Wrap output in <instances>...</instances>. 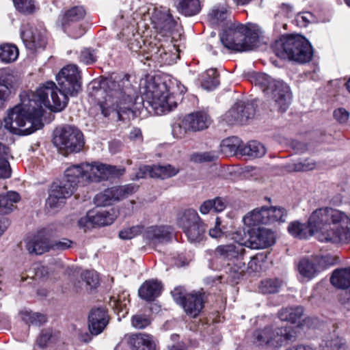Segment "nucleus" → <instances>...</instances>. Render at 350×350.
Segmentation results:
<instances>
[{"mask_svg":"<svg viewBox=\"0 0 350 350\" xmlns=\"http://www.w3.org/2000/svg\"><path fill=\"white\" fill-rule=\"evenodd\" d=\"M184 123L192 131H199L207 129L211 124L210 116L204 111L191 113L184 117Z\"/></svg>","mask_w":350,"mask_h":350,"instance_id":"nucleus-21","label":"nucleus"},{"mask_svg":"<svg viewBox=\"0 0 350 350\" xmlns=\"http://www.w3.org/2000/svg\"><path fill=\"white\" fill-rule=\"evenodd\" d=\"M128 46L131 51L135 53L140 51L143 46L148 48V46H146L144 40L139 34L133 35V38H130L129 41Z\"/></svg>","mask_w":350,"mask_h":350,"instance_id":"nucleus-53","label":"nucleus"},{"mask_svg":"<svg viewBox=\"0 0 350 350\" xmlns=\"http://www.w3.org/2000/svg\"><path fill=\"white\" fill-rule=\"evenodd\" d=\"M178 11L186 16H192L198 14L201 5L199 0H177Z\"/></svg>","mask_w":350,"mask_h":350,"instance_id":"nucleus-31","label":"nucleus"},{"mask_svg":"<svg viewBox=\"0 0 350 350\" xmlns=\"http://www.w3.org/2000/svg\"><path fill=\"white\" fill-rule=\"evenodd\" d=\"M233 239L238 243L220 245L215 248L214 254L216 258L226 263L230 267V271L234 273L232 277L234 279H239L243 275L245 269L244 261L245 250L243 247L245 241L237 240L236 237Z\"/></svg>","mask_w":350,"mask_h":350,"instance_id":"nucleus-10","label":"nucleus"},{"mask_svg":"<svg viewBox=\"0 0 350 350\" xmlns=\"http://www.w3.org/2000/svg\"><path fill=\"white\" fill-rule=\"evenodd\" d=\"M177 224L183 228L191 243L200 242L203 240L206 232V226L195 210L187 209L185 211L178 217Z\"/></svg>","mask_w":350,"mask_h":350,"instance_id":"nucleus-12","label":"nucleus"},{"mask_svg":"<svg viewBox=\"0 0 350 350\" xmlns=\"http://www.w3.org/2000/svg\"><path fill=\"white\" fill-rule=\"evenodd\" d=\"M219 84V74L215 68H210L202 75V86L207 90H212Z\"/></svg>","mask_w":350,"mask_h":350,"instance_id":"nucleus-37","label":"nucleus"},{"mask_svg":"<svg viewBox=\"0 0 350 350\" xmlns=\"http://www.w3.org/2000/svg\"><path fill=\"white\" fill-rule=\"evenodd\" d=\"M81 278L89 289L96 288L99 282L98 275L95 271H85L81 274Z\"/></svg>","mask_w":350,"mask_h":350,"instance_id":"nucleus-47","label":"nucleus"},{"mask_svg":"<svg viewBox=\"0 0 350 350\" xmlns=\"http://www.w3.org/2000/svg\"><path fill=\"white\" fill-rule=\"evenodd\" d=\"M163 286L157 280H146L138 290L139 296L146 301H153L161 293Z\"/></svg>","mask_w":350,"mask_h":350,"instance_id":"nucleus-25","label":"nucleus"},{"mask_svg":"<svg viewBox=\"0 0 350 350\" xmlns=\"http://www.w3.org/2000/svg\"><path fill=\"white\" fill-rule=\"evenodd\" d=\"M13 2L16 8L25 14H32L36 10L34 0H13Z\"/></svg>","mask_w":350,"mask_h":350,"instance_id":"nucleus-45","label":"nucleus"},{"mask_svg":"<svg viewBox=\"0 0 350 350\" xmlns=\"http://www.w3.org/2000/svg\"><path fill=\"white\" fill-rule=\"evenodd\" d=\"M21 314L23 321L29 325L40 326L46 321V318L44 314L31 311H22Z\"/></svg>","mask_w":350,"mask_h":350,"instance_id":"nucleus-43","label":"nucleus"},{"mask_svg":"<svg viewBox=\"0 0 350 350\" xmlns=\"http://www.w3.org/2000/svg\"><path fill=\"white\" fill-rule=\"evenodd\" d=\"M20 200L19 194L15 191H8L0 195V213L8 214L12 211L14 204Z\"/></svg>","mask_w":350,"mask_h":350,"instance_id":"nucleus-34","label":"nucleus"},{"mask_svg":"<svg viewBox=\"0 0 350 350\" xmlns=\"http://www.w3.org/2000/svg\"><path fill=\"white\" fill-rule=\"evenodd\" d=\"M317 162L312 159L300 160L293 165V169L295 172H306L315 169Z\"/></svg>","mask_w":350,"mask_h":350,"instance_id":"nucleus-48","label":"nucleus"},{"mask_svg":"<svg viewBox=\"0 0 350 350\" xmlns=\"http://www.w3.org/2000/svg\"><path fill=\"white\" fill-rule=\"evenodd\" d=\"M243 143L237 137H231L225 139L221 144V151L228 154H241V149H242Z\"/></svg>","mask_w":350,"mask_h":350,"instance_id":"nucleus-35","label":"nucleus"},{"mask_svg":"<svg viewBox=\"0 0 350 350\" xmlns=\"http://www.w3.org/2000/svg\"><path fill=\"white\" fill-rule=\"evenodd\" d=\"M16 82V77L12 73L8 71H1L0 72V86L5 88L7 90L12 88Z\"/></svg>","mask_w":350,"mask_h":350,"instance_id":"nucleus-52","label":"nucleus"},{"mask_svg":"<svg viewBox=\"0 0 350 350\" xmlns=\"http://www.w3.org/2000/svg\"><path fill=\"white\" fill-rule=\"evenodd\" d=\"M144 226L137 225L121 230L119 237L122 239H131L143 232Z\"/></svg>","mask_w":350,"mask_h":350,"instance_id":"nucleus-51","label":"nucleus"},{"mask_svg":"<svg viewBox=\"0 0 350 350\" xmlns=\"http://www.w3.org/2000/svg\"><path fill=\"white\" fill-rule=\"evenodd\" d=\"M97 57L95 51L91 49H84L81 51L79 59L85 64H91L96 61Z\"/></svg>","mask_w":350,"mask_h":350,"instance_id":"nucleus-56","label":"nucleus"},{"mask_svg":"<svg viewBox=\"0 0 350 350\" xmlns=\"http://www.w3.org/2000/svg\"><path fill=\"white\" fill-rule=\"evenodd\" d=\"M140 100L149 113L158 116L170 112L177 105L174 96L169 93L166 85L164 83H156L154 81L147 82L144 96Z\"/></svg>","mask_w":350,"mask_h":350,"instance_id":"nucleus-5","label":"nucleus"},{"mask_svg":"<svg viewBox=\"0 0 350 350\" xmlns=\"http://www.w3.org/2000/svg\"><path fill=\"white\" fill-rule=\"evenodd\" d=\"M148 12L154 28L159 31V33L166 36L175 27L176 23L166 8L158 9L154 7L152 9L149 8Z\"/></svg>","mask_w":350,"mask_h":350,"instance_id":"nucleus-15","label":"nucleus"},{"mask_svg":"<svg viewBox=\"0 0 350 350\" xmlns=\"http://www.w3.org/2000/svg\"><path fill=\"white\" fill-rule=\"evenodd\" d=\"M267 208L262 207L261 208L254 209L243 217V221L247 226H257L259 224H269V219H267Z\"/></svg>","mask_w":350,"mask_h":350,"instance_id":"nucleus-29","label":"nucleus"},{"mask_svg":"<svg viewBox=\"0 0 350 350\" xmlns=\"http://www.w3.org/2000/svg\"><path fill=\"white\" fill-rule=\"evenodd\" d=\"M94 202L98 206H109L117 202L113 188H108L96 194L94 198Z\"/></svg>","mask_w":350,"mask_h":350,"instance_id":"nucleus-38","label":"nucleus"},{"mask_svg":"<svg viewBox=\"0 0 350 350\" xmlns=\"http://www.w3.org/2000/svg\"><path fill=\"white\" fill-rule=\"evenodd\" d=\"M221 221L219 217L216 218L214 228L209 230V235L214 239H218L224 235V231L220 228Z\"/></svg>","mask_w":350,"mask_h":350,"instance_id":"nucleus-60","label":"nucleus"},{"mask_svg":"<svg viewBox=\"0 0 350 350\" xmlns=\"http://www.w3.org/2000/svg\"><path fill=\"white\" fill-rule=\"evenodd\" d=\"M116 200L120 201L135 193L138 186L134 184H127L122 186L113 187Z\"/></svg>","mask_w":350,"mask_h":350,"instance_id":"nucleus-44","label":"nucleus"},{"mask_svg":"<svg viewBox=\"0 0 350 350\" xmlns=\"http://www.w3.org/2000/svg\"><path fill=\"white\" fill-rule=\"evenodd\" d=\"M73 242L68 239L63 238L60 240L50 241V250L64 251L72 247Z\"/></svg>","mask_w":350,"mask_h":350,"instance_id":"nucleus-54","label":"nucleus"},{"mask_svg":"<svg viewBox=\"0 0 350 350\" xmlns=\"http://www.w3.org/2000/svg\"><path fill=\"white\" fill-rule=\"evenodd\" d=\"M266 148L262 144L257 141L249 142L243 146L241 154L251 158H260L265 154Z\"/></svg>","mask_w":350,"mask_h":350,"instance_id":"nucleus-32","label":"nucleus"},{"mask_svg":"<svg viewBox=\"0 0 350 350\" xmlns=\"http://www.w3.org/2000/svg\"><path fill=\"white\" fill-rule=\"evenodd\" d=\"M129 304V295L126 292H122L117 296H112L109 301V304L118 312H122L123 316L128 313L127 306Z\"/></svg>","mask_w":350,"mask_h":350,"instance_id":"nucleus-40","label":"nucleus"},{"mask_svg":"<svg viewBox=\"0 0 350 350\" xmlns=\"http://www.w3.org/2000/svg\"><path fill=\"white\" fill-rule=\"evenodd\" d=\"M275 243L273 232L264 228L253 230L250 237L245 241V245L252 249H262L269 247Z\"/></svg>","mask_w":350,"mask_h":350,"instance_id":"nucleus-16","label":"nucleus"},{"mask_svg":"<svg viewBox=\"0 0 350 350\" xmlns=\"http://www.w3.org/2000/svg\"><path fill=\"white\" fill-rule=\"evenodd\" d=\"M92 219L94 226H106L111 224L115 220L116 215L113 213L107 211H92Z\"/></svg>","mask_w":350,"mask_h":350,"instance_id":"nucleus-39","label":"nucleus"},{"mask_svg":"<svg viewBox=\"0 0 350 350\" xmlns=\"http://www.w3.org/2000/svg\"><path fill=\"white\" fill-rule=\"evenodd\" d=\"M217 158V154L213 152H198L191 156V160L197 163L213 161Z\"/></svg>","mask_w":350,"mask_h":350,"instance_id":"nucleus-55","label":"nucleus"},{"mask_svg":"<svg viewBox=\"0 0 350 350\" xmlns=\"http://www.w3.org/2000/svg\"><path fill=\"white\" fill-rule=\"evenodd\" d=\"M275 55L281 59H288L300 64L312 59V46L304 37L296 36H283L273 46Z\"/></svg>","mask_w":350,"mask_h":350,"instance_id":"nucleus-6","label":"nucleus"},{"mask_svg":"<svg viewBox=\"0 0 350 350\" xmlns=\"http://www.w3.org/2000/svg\"><path fill=\"white\" fill-rule=\"evenodd\" d=\"M50 238L49 230L43 229L27 243L26 248L29 254L41 255L50 250Z\"/></svg>","mask_w":350,"mask_h":350,"instance_id":"nucleus-19","label":"nucleus"},{"mask_svg":"<svg viewBox=\"0 0 350 350\" xmlns=\"http://www.w3.org/2000/svg\"><path fill=\"white\" fill-rule=\"evenodd\" d=\"M59 88L53 81H47L36 92H23L21 102L8 111L4 118L5 128L10 133L27 135L43 126L42 107L53 111H61L67 105L69 96L81 90V76L76 65L64 67L56 76Z\"/></svg>","mask_w":350,"mask_h":350,"instance_id":"nucleus-1","label":"nucleus"},{"mask_svg":"<svg viewBox=\"0 0 350 350\" xmlns=\"http://www.w3.org/2000/svg\"><path fill=\"white\" fill-rule=\"evenodd\" d=\"M92 213L89 211L87 215L82 217L78 221V225L80 228H90L94 227V224L92 219Z\"/></svg>","mask_w":350,"mask_h":350,"instance_id":"nucleus-61","label":"nucleus"},{"mask_svg":"<svg viewBox=\"0 0 350 350\" xmlns=\"http://www.w3.org/2000/svg\"><path fill=\"white\" fill-rule=\"evenodd\" d=\"M220 40L227 49L243 52L254 49L258 41V36L244 25L233 23L220 34Z\"/></svg>","mask_w":350,"mask_h":350,"instance_id":"nucleus-7","label":"nucleus"},{"mask_svg":"<svg viewBox=\"0 0 350 350\" xmlns=\"http://www.w3.org/2000/svg\"><path fill=\"white\" fill-rule=\"evenodd\" d=\"M10 94V90H7L5 88L0 86V107H2L9 99Z\"/></svg>","mask_w":350,"mask_h":350,"instance_id":"nucleus-64","label":"nucleus"},{"mask_svg":"<svg viewBox=\"0 0 350 350\" xmlns=\"http://www.w3.org/2000/svg\"><path fill=\"white\" fill-rule=\"evenodd\" d=\"M253 342L258 346H266L278 349L284 345L295 342L297 332L292 327L266 326L254 332Z\"/></svg>","mask_w":350,"mask_h":350,"instance_id":"nucleus-8","label":"nucleus"},{"mask_svg":"<svg viewBox=\"0 0 350 350\" xmlns=\"http://www.w3.org/2000/svg\"><path fill=\"white\" fill-rule=\"evenodd\" d=\"M228 16L227 10L224 8H213L208 15V22L211 25H219Z\"/></svg>","mask_w":350,"mask_h":350,"instance_id":"nucleus-42","label":"nucleus"},{"mask_svg":"<svg viewBox=\"0 0 350 350\" xmlns=\"http://www.w3.org/2000/svg\"><path fill=\"white\" fill-rule=\"evenodd\" d=\"M179 172L171 165H154V166H143L139 169L136 174L135 178L140 179L149 176L151 178H159L165 179L176 175Z\"/></svg>","mask_w":350,"mask_h":350,"instance_id":"nucleus-18","label":"nucleus"},{"mask_svg":"<svg viewBox=\"0 0 350 350\" xmlns=\"http://www.w3.org/2000/svg\"><path fill=\"white\" fill-rule=\"evenodd\" d=\"M267 219H269V224L275 221L283 222L285 221L286 213L283 208H267Z\"/></svg>","mask_w":350,"mask_h":350,"instance_id":"nucleus-46","label":"nucleus"},{"mask_svg":"<svg viewBox=\"0 0 350 350\" xmlns=\"http://www.w3.org/2000/svg\"><path fill=\"white\" fill-rule=\"evenodd\" d=\"M297 269L303 281L308 282L313 279L319 273V267L312 258H301L297 265Z\"/></svg>","mask_w":350,"mask_h":350,"instance_id":"nucleus-23","label":"nucleus"},{"mask_svg":"<svg viewBox=\"0 0 350 350\" xmlns=\"http://www.w3.org/2000/svg\"><path fill=\"white\" fill-rule=\"evenodd\" d=\"M12 170L7 156L0 160V178H8L11 176Z\"/></svg>","mask_w":350,"mask_h":350,"instance_id":"nucleus-58","label":"nucleus"},{"mask_svg":"<svg viewBox=\"0 0 350 350\" xmlns=\"http://www.w3.org/2000/svg\"><path fill=\"white\" fill-rule=\"evenodd\" d=\"M105 93L104 99L96 105L104 117L116 112L120 119L122 113L139 109L137 107V100L139 99L137 90L131 83L127 75L109 79Z\"/></svg>","mask_w":350,"mask_h":350,"instance_id":"nucleus-4","label":"nucleus"},{"mask_svg":"<svg viewBox=\"0 0 350 350\" xmlns=\"http://www.w3.org/2000/svg\"><path fill=\"white\" fill-rule=\"evenodd\" d=\"M21 38L26 47L32 51L44 48L46 44L44 32L29 25L23 27Z\"/></svg>","mask_w":350,"mask_h":350,"instance_id":"nucleus-17","label":"nucleus"},{"mask_svg":"<svg viewBox=\"0 0 350 350\" xmlns=\"http://www.w3.org/2000/svg\"><path fill=\"white\" fill-rule=\"evenodd\" d=\"M144 237L150 244L156 245L168 241L170 239V233L163 226H150L144 231Z\"/></svg>","mask_w":350,"mask_h":350,"instance_id":"nucleus-26","label":"nucleus"},{"mask_svg":"<svg viewBox=\"0 0 350 350\" xmlns=\"http://www.w3.org/2000/svg\"><path fill=\"white\" fill-rule=\"evenodd\" d=\"M228 202L225 198L216 197L213 199L205 200L200 206V212L206 215L213 211L219 213L227 207Z\"/></svg>","mask_w":350,"mask_h":350,"instance_id":"nucleus-28","label":"nucleus"},{"mask_svg":"<svg viewBox=\"0 0 350 350\" xmlns=\"http://www.w3.org/2000/svg\"><path fill=\"white\" fill-rule=\"evenodd\" d=\"M147 51L151 59L164 63L168 61L169 54L165 49L163 44L157 38L150 41Z\"/></svg>","mask_w":350,"mask_h":350,"instance_id":"nucleus-27","label":"nucleus"},{"mask_svg":"<svg viewBox=\"0 0 350 350\" xmlns=\"http://www.w3.org/2000/svg\"><path fill=\"white\" fill-rule=\"evenodd\" d=\"M188 131H191V129L185 124L184 118L180 122H175L172 125V133L175 138L183 139L185 137Z\"/></svg>","mask_w":350,"mask_h":350,"instance_id":"nucleus-50","label":"nucleus"},{"mask_svg":"<svg viewBox=\"0 0 350 350\" xmlns=\"http://www.w3.org/2000/svg\"><path fill=\"white\" fill-rule=\"evenodd\" d=\"M53 143L57 148L66 154L79 152L85 144L82 132L71 126H64L57 131Z\"/></svg>","mask_w":350,"mask_h":350,"instance_id":"nucleus-11","label":"nucleus"},{"mask_svg":"<svg viewBox=\"0 0 350 350\" xmlns=\"http://www.w3.org/2000/svg\"><path fill=\"white\" fill-rule=\"evenodd\" d=\"M51 338L52 332L51 330H43L37 338V344L42 348L46 347Z\"/></svg>","mask_w":350,"mask_h":350,"instance_id":"nucleus-59","label":"nucleus"},{"mask_svg":"<svg viewBox=\"0 0 350 350\" xmlns=\"http://www.w3.org/2000/svg\"><path fill=\"white\" fill-rule=\"evenodd\" d=\"M288 231L299 239L317 235L321 242L347 243L350 241V217L342 211L322 207L311 213L307 224L297 221L291 222Z\"/></svg>","mask_w":350,"mask_h":350,"instance_id":"nucleus-2","label":"nucleus"},{"mask_svg":"<svg viewBox=\"0 0 350 350\" xmlns=\"http://www.w3.org/2000/svg\"><path fill=\"white\" fill-rule=\"evenodd\" d=\"M253 79L255 85L259 86L267 98L274 103L278 111H286L291 100V93L289 87L285 83L263 73L256 74Z\"/></svg>","mask_w":350,"mask_h":350,"instance_id":"nucleus-9","label":"nucleus"},{"mask_svg":"<svg viewBox=\"0 0 350 350\" xmlns=\"http://www.w3.org/2000/svg\"><path fill=\"white\" fill-rule=\"evenodd\" d=\"M132 325L137 329H144L150 323V319L144 314H135L132 317Z\"/></svg>","mask_w":350,"mask_h":350,"instance_id":"nucleus-57","label":"nucleus"},{"mask_svg":"<svg viewBox=\"0 0 350 350\" xmlns=\"http://www.w3.org/2000/svg\"><path fill=\"white\" fill-rule=\"evenodd\" d=\"M85 11L81 6H74L66 10L59 17V22L66 33L72 38L77 39L85 33L82 22Z\"/></svg>","mask_w":350,"mask_h":350,"instance_id":"nucleus-13","label":"nucleus"},{"mask_svg":"<svg viewBox=\"0 0 350 350\" xmlns=\"http://www.w3.org/2000/svg\"><path fill=\"white\" fill-rule=\"evenodd\" d=\"M282 285V281L278 278L265 279L261 281L259 288L262 293H276Z\"/></svg>","mask_w":350,"mask_h":350,"instance_id":"nucleus-41","label":"nucleus"},{"mask_svg":"<svg viewBox=\"0 0 350 350\" xmlns=\"http://www.w3.org/2000/svg\"><path fill=\"white\" fill-rule=\"evenodd\" d=\"M172 297L174 301L181 305L183 302L185 301V298L186 295H184L180 288H176L173 291H172Z\"/></svg>","mask_w":350,"mask_h":350,"instance_id":"nucleus-63","label":"nucleus"},{"mask_svg":"<svg viewBox=\"0 0 350 350\" xmlns=\"http://www.w3.org/2000/svg\"><path fill=\"white\" fill-rule=\"evenodd\" d=\"M18 48L12 44H2L0 45V62L10 64L15 62L18 57Z\"/></svg>","mask_w":350,"mask_h":350,"instance_id":"nucleus-36","label":"nucleus"},{"mask_svg":"<svg viewBox=\"0 0 350 350\" xmlns=\"http://www.w3.org/2000/svg\"><path fill=\"white\" fill-rule=\"evenodd\" d=\"M304 314V308L301 306L282 308L278 312L280 320L292 323H299Z\"/></svg>","mask_w":350,"mask_h":350,"instance_id":"nucleus-33","label":"nucleus"},{"mask_svg":"<svg viewBox=\"0 0 350 350\" xmlns=\"http://www.w3.org/2000/svg\"><path fill=\"white\" fill-rule=\"evenodd\" d=\"M124 168L99 162L82 163L68 167L64 172V178L51 187L46 205L51 208L62 207L65 200L84 182H99L124 173Z\"/></svg>","mask_w":350,"mask_h":350,"instance_id":"nucleus-3","label":"nucleus"},{"mask_svg":"<svg viewBox=\"0 0 350 350\" xmlns=\"http://www.w3.org/2000/svg\"><path fill=\"white\" fill-rule=\"evenodd\" d=\"M129 345L133 350H157V341L150 334H138L130 337Z\"/></svg>","mask_w":350,"mask_h":350,"instance_id":"nucleus-24","label":"nucleus"},{"mask_svg":"<svg viewBox=\"0 0 350 350\" xmlns=\"http://www.w3.org/2000/svg\"><path fill=\"white\" fill-rule=\"evenodd\" d=\"M331 283L338 288L350 287V267L335 270L330 278Z\"/></svg>","mask_w":350,"mask_h":350,"instance_id":"nucleus-30","label":"nucleus"},{"mask_svg":"<svg viewBox=\"0 0 350 350\" xmlns=\"http://www.w3.org/2000/svg\"><path fill=\"white\" fill-rule=\"evenodd\" d=\"M109 323L107 310L103 308L91 310L88 317V327L92 334H100Z\"/></svg>","mask_w":350,"mask_h":350,"instance_id":"nucleus-20","label":"nucleus"},{"mask_svg":"<svg viewBox=\"0 0 350 350\" xmlns=\"http://www.w3.org/2000/svg\"><path fill=\"white\" fill-rule=\"evenodd\" d=\"M204 294L202 293H191L187 294L185 301L180 306L187 314L193 318L199 315L204 307Z\"/></svg>","mask_w":350,"mask_h":350,"instance_id":"nucleus-22","label":"nucleus"},{"mask_svg":"<svg viewBox=\"0 0 350 350\" xmlns=\"http://www.w3.org/2000/svg\"><path fill=\"white\" fill-rule=\"evenodd\" d=\"M255 113L252 103L239 101L236 103L224 116V120L228 124H243L252 118Z\"/></svg>","mask_w":350,"mask_h":350,"instance_id":"nucleus-14","label":"nucleus"},{"mask_svg":"<svg viewBox=\"0 0 350 350\" xmlns=\"http://www.w3.org/2000/svg\"><path fill=\"white\" fill-rule=\"evenodd\" d=\"M322 347L323 350H345L346 348L342 339L337 336L324 340Z\"/></svg>","mask_w":350,"mask_h":350,"instance_id":"nucleus-49","label":"nucleus"},{"mask_svg":"<svg viewBox=\"0 0 350 350\" xmlns=\"http://www.w3.org/2000/svg\"><path fill=\"white\" fill-rule=\"evenodd\" d=\"M334 116L337 121L340 123H344L346 122L349 119V114L346 109L343 108H339L334 111Z\"/></svg>","mask_w":350,"mask_h":350,"instance_id":"nucleus-62","label":"nucleus"}]
</instances>
